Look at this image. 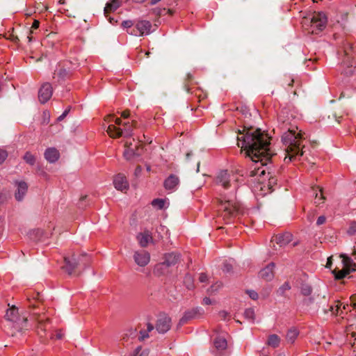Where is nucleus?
<instances>
[{"mask_svg":"<svg viewBox=\"0 0 356 356\" xmlns=\"http://www.w3.org/2000/svg\"><path fill=\"white\" fill-rule=\"evenodd\" d=\"M240 135L237 137L238 147H241L254 162L250 176H264L266 172L264 165H267L273 155L270 148V138L260 129H248L245 134Z\"/></svg>","mask_w":356,"mask_h":356,"instance_id":"f257e3e1","label":"nucleus"},{"mask_svg":"<svg viewBox=\"0 0 356 356\" xmlns=\"http://www.w3.org/2000/svg\"><path fill=\"white\" fill-rule=\"evenodd\" d=\"M281 115L279 116V128L282 132V141L285 147V151L287 156H285L284 161L289 159L291 161L294 157L303 155L302 145L303 135L300 132H296L297 127L291 124L289 122H286Z\"/></svg>","mask_w":356,"mask_h":356,"instance_id":"f03ea898","label":"nucleus"},{"mask_svg":"<svg viewBox=\"0 0 356 356\" xmlns=\"http://www.w3.org/2000/svg\"><path fill=\"white\" fill-rule=\"evenodd\" d=\"M219 207L221 211V216L227 222L229 223L240 213L238 204L235 201L234 195L227 197L222 195L218 200Z\"/></svg>","mask_w":356,"mask_h":356,"instance_id":"7ed1b4c3","label":"nucleus"},{"mask_svg":"<svg viewBox=\"0 0 356 356\" xmlns=\"http://www.w3.org/2000/svg\"><path fill=\"white\" fill-rule=\"evenodd\" d=\"M327 18L323 12H313L304 17L302 24L303 26L313 34H318L326 26Z\"/></svg>","mask_w":356,"mask_h":356,"instance_id":"20e7f679","label":"nucleus"},{"mask_svg":"<svg viewBox=\"0 0 356 356\" xmlns=\"http://www.w3.org/2000/svg\"><path fill=\"white\" fill-rule=\"evenodd\" d=\"M137 127V122L132 120L129 122H123V129L111 124L108 126L106 132L111 138L131 137L133 135V129Z\"/></svg>","mask_w":356,"mask_h":356,"instance_id":"39448f33","label":"nucleus"},{"mask_svg":"<svg viewBox=\"0 0 356 356\" xmlns=\"http://www.w3.org/2000/svg\"><path fill=\"white\" fill-rule=\"evenodd\" d=\"M352 45L349 42H346L343 46V53L344 58H343V65L346 67V69H344L343 73L347 76H350L354 72V69L353 67V60H352Z\"/></svg>","mask_w":356,"mask_h":356,"instance_id":"423d86ee","label":"nucleus"},{"mask_svg":"<svg viewBox=\"0 0 356 356\" xmlns=\"http://www.w3.org/2000/svg\"><path fill=\"white\" fill-rule=\"evenodd\" d=\"M5 318L7 321L13 323L16 328L19 329L23 328L27 321V318L24 317L22 320L19 318L18 309L15 306L7 310Z\"/></svg>","mask_w":356,"mask_h":356,"instance_id":"0eeeda50","label":"nucleus"},{"mask_svg":"<svg viewBox=\"0 0 356 356\" xmlns=\"http://www.w3.org/2000/svg\"><path fill=\"white\" fill-rule=\"evenodd\" d=\"M135 26L136 31L133 30L129 31L127 30V32L134 36L149 35L151 33L152 24L147 20H138L136 22Z\"/></svg>","mask_w":356,"mask_h":356,"instance_id":"6e6552de","label":"nucleus"},{"mask_svg":"<svg viewBox=\"0 0 356 356\" xmlns=\"http://www.w3.org/2000/svg\"><path fill=\"white\" fill-rule=\"evenodd\" d=\"M236 177L234 174H229L227 170H222L216 176L217 184L222 186L224 188H228L234 181Z\"/></svg>","mask_w":356,"mask_h":356,"instance_id":"1a4fd4ad","label":"nucleus"},{"mask_svg":"<svg viewBox=\"0 0 356 356\" xmlns=\"http://www.w3.org/2000/svg\"><path fill=\"white\" fill-rule=\"evenodd\" d=\"M86 257V254L80 255L79 257H76L73 254L71 257H65V264L63 268L69 274H72L79 265L81 264L85 265V264H83V259Z\"/></svg>","mask_w":356,"mask_h":356,"instance_id":"9d476101","label":"nucleus"},{"mask_svg":"<svg viewBox=\"0 0 356 356\" xmlns=\"http://www.w3.org/2000/svg\"><path fill=\"white\" fill-rule=\"evenodd\" d=\"M227 349V341L224 335H218L213 340L212 352L216 356H225Z\"/></svg>","mask_w":356,"mask_h":356,"instance_id":"9b49d317","label":"nucleus"},{"mask_svg":"<svg viewBox=\"0 0 356 356\" xmlns=\"http://www.w3.org/2000/svg\"><path fill=\"white\" fill-rule=\"evenodd\" d=\"M156 329L159 333L164 334L171 327V318L165 314H160L158 316Z\"/></svg>","mask_w":356,"mask_h":356,"instance_id":"f8f14e48","label":"nucleus"},{"mask_svg":"<svg viewBox=\"0 0 356 356\" xmlns=\"http://www.w3.org/2000/svg\"><path fill=\"white\" fill-rule=\"evenodd\" d=\"M53 94V88L51 83H44L38 91V99L41 104H45L51 97Z\"/></svg>","mask_w":356,"mask_h":356,"instance_id":"ddd939ff","label":"nucleus"},{"mask_svg":"<svg viewBox=\"0 0 356 356\" xmlns=\"http://www.w3.org/2000/svg\"><path fill=\"white\" fill-rule=\"evenodd\" d=\"M180 259V255L177 253H168L165 255L164 261L159 264L156 268V270H159V269H164L168 268L172 266H175Z\"/></svg>","mask_w":356,"mask_h":356,"instance_id":"4468645a","label":"nucleus"},{"mask_svg":"<svg viewBox=\"0 0 356 356\" xmlns=\"http://www.w3.org/2000/svg\"><path fill=\"white\" fill-rule=\"evenodd\" d=\"M133 258L138 266L144 267L150 261V254L146 250H139L134 252Z\"/></svg>","mask_w":356,"mask_h":356,"instance_id":"2eb2a0df","label":"nucleus"},{"mask_svg":"<svg viewBox=\"0 0 356 356\" xmlns=\"http://www.w3.org/2000/svg\"><path fill=\"white\" fill-rule=\"evenodd\" d=\"M69 64L70 63L68 62H66L63 64H59L54 71V78H57L59 81H63L67 78L72 71L69 67Z\"/></svg>","mask_w":356,"mask_h":356,"instance_id":"dca6fc26","label":"nucleus"},{"mask_svg":"<svg viewBox=\"0 0 356 356\" xmlns=\"http://www.w3.org/2000/svg\"><path fill=\"white\" fill-rule=\"evenodd\" d=\"M204 311L201 307H196L188 310L184 312L183 316L179 321V324L184 325L187 323L188 321L195 318L197 316H200L203 314Z\"/></svg>","mask_w":356,"mask_h":356,"instance_id":"f3484780","label":"nucleus"},{"mask_svg":"<svg viewBox=\"0 0 356 356\" xmlns=\"http://www.w3.org/2000/svg\"><path fill=\"white\" fill-rule=\"evenodd\" d=\"M113 184L118 191H124L129 188V183L126 177L122 174H118L114 177Z\"/></svg>","mask_w":356,"mask_h":356,"instance_id":"a211bd4d","label":"nucleus"},{"mask_svg":"<svg viewBox=\"0 0 356 356\" xmlns=\"http://www.w3.org/2000/svg\"><path fill=\"white\" fill-rule=\"evenodd\" d=\"M179 179L175 175H170L164 181V188L167 191H175L177 189Z\"/></svg>","mask_w":356,"mask_h":356,"instance_id":"6ab92c4d","label":"nucleus"},{"mask_svg":"<svg viewBox=\"0 0 356 356\" xmlns=\"http://www.w3.org/2000/svg\"><path fill=\"white\" fill-rule=\"evenodd\" d=\"M136 238L142 248H145L149 243L153 242L152 234L149 230H145L143 232L138 233Z\"/></svg>","mask_w":356,"mask_h":356,"instance_id":"aec40b11","label":"nucleus"},{"mask_svg":"<svg viewBox=\"0 0 356 356\" xmlns=\"http://www.w3.org/2000/svg\"><path fill=\"white\" fill-rule=\"evenodd\" d=\"M17 190L15 191V197L17 201H22L28 190V185L23 181H16Z\"/></svg>","mask_w":356,"mask_h":356,"instance_id":"412c9836","label":"nucleus"},{"mask_svg":"<svg viewBox=\"0 0 356 356\" xmlns=\"http://www.w3.org/2000/svg\"><path fill=\"white\" fill-rule=\"evenodd\" d=\"M275 266V264L274 263H270L265 268L260 270L259 276L266 281L271 280L274 277L273 270Z\"/></svg>","mask_w":356,"mask_h":356,"instance_id":"4be33fe9","label":"nucleus"},{"mask_svg":"<svg viewBox=\"0 0 356 356\" xmlns=\"http://www.w3.org/2000/svg\"><path fill=\"white\" fill-rule=\"evenodd\" d=\"M44 155L46 160L51 163L57 161L60 157L59 152L55 147L47 148Z\"/></svg>","mask_w":356,"mask_h":356,"instance_id":"5701e85b","label":"nucleus"},{"mask_svg":"<svg viewBox=\"0 0 356 356\" xmlns=\"http://www.w3.org/2000/svg\"><path fill=\"white\" fill-rule=\"evenodd\" d=\"M292 240V234L289 232H285L281 234L277 235L274 241L280 247H284L288 245Z\"/></svg>","mask_w":356,"mask_h":356,"instance_id":"b1692460","label":"nucleus"},{"mask_svg":"<svg viewBox=\"0 0 356 356\" xmlns=\"http://www.w3.org/2000/svg\"><path fill=\"white\" fill-rule=\"evenodd\" d=\"M121 5L120 0H111L104 8V14L106 15L108 13L115 11Z\"/></svg>","mask_w":356,"mask_h":356,"instance_id":"393cba45","label":"nucleus"},{"mask_svg":"<svg viewBox=\"0 0 356 356\" xmlns=\"http://www.w3.org/2000/svg\"><path fill=\"white\" fill-rule=\"evenodd\" d=\"M313 195L315 197V204H320L323 202L325 197L323 196V189L318 186L312 188Z\"/></svg>","mask_w":356,"mask_h":356,"instance_id":"a878e982","label":"nucleus"},{"mask_svg":"<svg viewBox=\"0 0 356 356\" xmlns=\"http://www.w3.org/2000/svg\"><path fill=\"white\" fill-rule=\"evenodd\" d=\"M132 144L128 143L127 142L125 143V150L124 152V156L127 160L132 159L135 155L136 154L134 149L131 147Z\"/></svg>","mask_w":356,"mask_h":356,"instance_id":"bb28decb","label":"nucleus"},{"mask_svg":"<svg viewBox=\"0 0 356 356\" xmlns=\"http://www.w3.org/2000/svg\"><path fill=\"white\" fill-rule=\"evenodd\" d=\"M38 334L42 336V332L45 333L46 323L49 321V318H44V316H39L37 318Z\"/></svg>","mask_w":356,"mask_h":356,"instance_id":"cd10ccee","label":"nucleus"},{"mask_svg":"<svg viewBox=\"0 0 356 356\" xmlns=\"http://www.w3.org/2000/svg\"><path fill=\"white\" fill-rule=\"evenodd\" d=\"M280 343V339L277 334H270L268 337L267 343L273 348H277Z\"/></svg>","mask_w":356,"mask_h":356,"instance_id":"c85d7f7f","label":"nucleus"},{"mask_svg":"<svg viewBox=\"0 0 356 356\" xmlns=\"http://www.w3.org/2000/svg\"><path fill=\"white\" fill-rule=\"evenodd\" d=\"M42 235L43 232L40 229H32L29 232V236L33 241L40 240Z\"/></svg>","mask_w":356,"mask_h":356,"instance_id":"c756f323","label":"nucleus"},{"mask_svg":"<svg viewBox=\"0 0 356 356\" xmlns=\"http://www.w3.org/2000/svg\"><path fill=\"white\" fill-rule=\"evenodd\" d=\"M298 334L299 332L298 331L297 329L291 328L288 331L286 334V340L288 341V342L293 343L295 341L297 337L298 336Z\"/></svg>","mask_w":356,"mask_h":356,"instance_id":"7c9ffc66","label":"nucleus"},{"mask_svg":"<svg viewBox=\"0 0 356 356\" xmlns=\"http://www.w3.org/2000/svg\"><path fill=\"white\" fill-rule=\"evenodd\" d=\"M149 355V350L147 348H142L140 346L137 347L131 356H148Z\"/></svg>","mask_w":356,"mask_h":356,"instance_id":"2f4dec72","label":"nucleus"},{"mask_svg":"<svg viewBox=\"0 0 356 356\" xmlns=\"http://www.w3.org/2000/svg\"><path fill=\"white\" fill-rule=\"evenodd\" d=\"M184 283L186 288L189 290H191L194 288L193 278L189 274H186L184 277Z\"/></svg>","mask_w":356,"mask_h":356,"instance_id":"473e14b6","label":"nucleus"},{"mask_svg":"<svg viewBox=\"0 0 356 356\" xmlns=\"http://www.w3.org/2000/svg\"><path fill=\"white\" fill-rule=\"evenodd\" d=\"M244 316L248 320H249L252 322H254V321L255 319L254 310L252 308H248V309H245L244 312Z\"/></svg>","mask_w":356,"mask_h":356,"instance_id":"72a5a7b5","label":"nucleus"},{"mask_svg":"<svg viewBox=\"0 0 356 356\" xmlns=\"http://www.w3.org/2000/svg\"><path fill=\"white\" fill-rule=\"evenodd\" d=\"M165 204V201L163 199H154L152 202V205L159 209H162L164 208Z\"/></svg>","mask_w":356,"mask_h":356,"instance_id":"f704fd0d","label":"nucleus"},{"mask_svg":"<svg viewBox=\"0 0 356 356\" xmlns=\"http://www.w3.org/2000/svg\"><path fill=\"white\" fill-rule=\"evenodd\" d=\"M24 161L29 163V165H33L35 164V156L31 154L29 152H27L24 156Z\"/></svg>","mask_w":356,"mask_h":356,"instance_id":"c9c22d12","label":"nucleus"},{"mask_svg":"<svg viewBox=\"0 0 356 356\" xmlns=\"http://www.w3.org/2000/svg\"><path fill=\"white\" fill-rule=\"evenodd\" d=\"M105 121L108 122H111L112 121V122H114L115 124L118 126H121V125L123 126V123H122L121 119L119 118H114V116H113L112 115H108L105 118Z\"/></svg>","mask_w":356,"mask_h":356,"instance_id":"e433bc0d","label":"nucleus"},{"mask_svg":"<svg viewBox=\"0 0 356 356\" xmlns=\"http://www.w3.org/2000/svg\"><path fill=\"white\" fill-rule=\"evenodd\" d=\"M341 304L337 301L334 302L333 305H330V311L332 314H338L339 311L341 309Z\"/></svg>","mask_w":356,"mask_h":356,"instance_id":"4c0bfd02","label":"nucleus"},{"mask_svg":"<svg viewBox=\"0 0 356 356\" xmlns=\"http://www.w3.org/2000/svg\"><path fill=\"white\" fill-rule=\"evenodd\" d=\"M222 286V284L220 282H216L214 284L211 285L207 290L208 293L210 294L215 293L217 292Z\"/></svg>","mask_w":356,"mask_h":356,"instance_id":"58836bf2","label":"nucleus"},{"mask_svg":"<svg viewBox=\"0 0 356 356\" xmlns=\"http://www.w3.org/2000/svg\"><path fill=\"white\" fill-rule=\"evenodd\" d=\"M153 330H154V325L151 323H148L147 325V331L144 330V331L140 332V335H141V339H144L145 338L148 337L149 335H148L147 332H151Z\"/></svg>","mask_w":356,"mask_h":356,"instance_id":"ea45409f","label":"nucleus"},{"mask_svg":"<svg viewBox=\"0 0 356 356\" xmlns=\"http://www.w3.org/2000/svg\"><path fill=\"white\" fill-rule=\"evenodd\" d=\"M312 291V287L309 285L305 284L301 287V293L302 295L305 296H309L311 295Z\"/></svg>","mask_w":356,"mask_h":356,"instance_id":"a19ab883","label":"nucleus"},{"mask_svg":"<svg viewBox=\"0 0 356 356\" xmlns=\"http://www.w3.org/2000/svg\"><path fill=\"white\" fill-rule=\"evenodd\" d=\"M348 234L352 236L356 233V222H351L347 230Z\"/></svg>","mask_w":356,"mask_h":356,"instance_id":"79ce46f5","label":"nucleus"},{"mask_svg":"<svg viewBox=\"0 0 356 356\" xmlns=\"http://www.w3.org/2000/svg\"><path fill=\"white\" fill-rule=\"evenodd\" d=\"M291 289V286L289 282H284L278 290V292L281 295H284L286 291H289Z\"/></svg>","mask_w":356,"mask_h":356,"instance_id":"37998d69","label":"nucleus"},{"mask_svg":"<svg viewBox=\"0 0 356 356\" xmlns=\"http://www.w3.org/2000/svg\"><path fill=\"white\" fill-rule=\"evenodd\" d=\"M348 271L347 270L343 269V270H339L337 273H336L335 277L338 280H340V279L345 277L346 276V275H348Z\"/></svg>","mask_w":356,"mask_h":356,"instance_id":"c03bdc74","label":"nucleus"},{"mask_svg":"<svg viewBox=\"0 0 356 356\" xmlns=\"http://www.w3.org/2000/svg\"><path fill=\"white\" fill-rule=\"evenodd\" d=\"M121 25L124 29H129L135 25V24L132 20H124L122 22Z\"/></svg>","mask_w":356,"mask_h":356,"instance_id":"a18cd8bd","label":"nucleus"},{"mask_svg":"<svg viewBox=\"0 0 356 356\" xmlns=\"http://www.w3.org/2000/svg\"><path fill=\"white\" fill-rule=\"evenodd\" d=\"M246 293L248 294L249 297L254 300L258 298V293L254 290H248Z\"/></svg>","mask_w":356,"mask_h":356,"instance_id":"49530a36","label":"nucleus"},{"mask_svg":"<svg viewBox=\"0 0 356 356\" xmlns=\"http://www.w3.org/2000/svg\"><path fill=\"white\" fill-rule=\"evenodd\" d=\"M8 156V154L6 150L0 148V164L3 163Z\"/></svg>","mask_w":356,"mask_h":356,"instance_id":"de8ad7c7","label":"nucleus"},{"mask_svg":"<svg viewBox=\"0 0 356 356\" xmlns=\"http://www.w3.org/2000/svg\"><path fill=\"white\" fill-rule=\"evenodd\" d=\"M232 269V265L231 264H228L227 262H225L224 264L223 270L225 272H229Z\"/></svg>","mask_w":356,"mask_h":356,"instance_id":"09e8293b","label":"nucleus"},{"mask_svg":"<svg viewBox=\"0 0 356 356\" xmlns=\"http://www.w3.org/2000/svg\"><path fill=\"white\" fill-rule=\"evenodd\" d=\"M325 220H326V218H325V216H319V217L318 218L317 221H316V224H317L318 225H323V223H325Z\"/></svg>","mask_w":356,"mask_h":356,"instance_id":"8fccbe9b","label":"nucleus"},{"mask_svg":"<svg viewBox=\"0 0 356 356\" xmlns=\"http://www.w3.org/2000/svg\"><path fill=\"white\" fill-rule=\"evenodd\" d=\"M70 111V109H66L63 113V114H61L58 118H57V120L58 121H61L63 120L66 116L68 114Z\"/></svg>","mask_w":356,"mask_h":356,"instance_id":"3c124183","label":"nucleus"},{"mask_svg":"<svg viewBox=\"0 0 356 356\" xmlns=\"http://www.w3.org/2000/svg\"><path fill=\"white\" fill-rule=\"evenodd\" d=\"M199 280L200 282H205L208 280V277L204 273H201L199 277Z\"/></svg>","mask_w":356,"mask_h":356,"instance_id":"603ef678","label":"nucleus"},{"mask_svg":"<svg viewBox=\"0 0 356 356\" xmlns=\"http://www.w3.org/2000/svg\"><path fill=\"white\" fill-rule=\"evenodd\" d=\"M277 179L275 177H270L268 180V186L270 188L276 184Z\"/></svg>","mask_w":356,"mask_h":356,"instance_id":"864d4df0","label":"nucleus"},{"mask_svg":"<svg viewBox=\"0 0 356 356\" xmlns=\"http://www.w3.org/2000/svg\"><path fill=\"white\" fill-rule=\"evenodd\" d=\"M313 302V298H306L303 300V303L306 305L307 306H309Z\"/></svg>","mask_w":356,"mask_h":356,"instance_id":"5fc2aeb1","label":"nucleus"},{"mask_svg":"<svg viewBox=\"0 0 356 356\" xmlns=\"http://www.w3.org/2000/svg\"><path fill=\"white\" fill-rule=\"evenodd\" d=\"M142 172V168L140 166H137L135 169L134 174L136 177L139 176Z\"/></svg>","mask_w":356,"mask_h":356,"instance_id":"6e6d98bb","label":"nucleus"},{"mask_svg":"<svg viewBox=\"0 0 356 356\" xmlns=\"http://www.w3.org/2000/svg\"><path fill=\"white\" fill-rule=\"evenodd\" d=\"M332 257H330L327 258V264L325 266L326 268H331L332 264Z\"/></svg>","mask_w":356,"mask_h":356,"instance_id":"4d7b16f0","label":"nucleus"},{"mask_svg":"<svg viewBox=\"0 0 356 356\" xmlns=\"http://www.w3.org/2000/svg\"><path fill=\"white\" fill-rule=\"evenodd\" d=\"M202 302L204 305H211L212 303V301H211V300L209 298L205 297L203 299V302Z\"/></svg>","mask_w":356,"mask_h":356,"instance_id":"13d9d810","label":"nucleus"},{"mask_svg":"<svg viewBox=\"0 0 356 356\" xmlns=\"http://www.w3.org/2000/svg\"><path fill=\"white\" fill-rule=\"evenodd\" d=\"M220 314V316L223 318V319H226L227 315H228V313L225 311H222L219 313Z\"/></svg>","mask_w":356,"mask_h":356,"instance_id":"bf43d9fd","label":"nucleus"},{"mask_svg":"<svg viewBox=\"0 0 356 356\" xmlns=\"http://www.w3.org/2000/svg\"><path fill=\"white\" fill-rule=\"evenodd\" d=\"M63 333L62 332V331L61 330L58 331V332L56 334V338L57 339H61L63 338Z\"/></svg>","mask_w":356,"mask_h":356,"instance_id":"052dcab7","label":"nucleus"},{"mask_svg":"<svg viewBox=\"0 0 356 356\" xmlns=\"http://www.w3.org/2000/svg\"><path fill=\"white\" fill-rule=\"evenodd\" d=\"M121 116L124 118H128L129 117V112L128 111H125L121 113Z\"/></svg>","mask_w":356,"mask_h":356,"instance_id":"680f3d73","label":"nucleus"},{"mask_svg":"<svg viewBox=\"0 0 356 356\" xmlns=\"http://www.w3.org/2000/svg\"><path fill=\"white\" fill-rule=\"evenodd\" d=\"M39 24H40L39 21L35 20L32 24V28L36 29L39 27Z\"/></svg>","mask_w":356,"mask_h":356,"instance_id":"e2e57ef3","label":"nucleus"},{"mask_svg":"<svg viewBox=\"0 0 356 356\" xmlns=\"http://www.w3.org/2000/svg\"><path fill=\"white\" fill-rule=\"evenodd\" d=\"M351 302L355 308H356V295L351 297Z\"/></svg>","mask_w":356,"mask_h":356,"instance_id":"0e129e2a","label":"nucleus"},{"mask_svg":"<svg viewBox=\"0 0 356 356\" xmlns=\"http://www.w3.org/2000/svg\"><path fill=\"white\" fill-rule=\"evenodd\" d=\"M159 230H161V231H165V230H166V232H168V230L166 229V227H164V226H162V225H161V226L159 227V228L157 229V232H159Z\"/></svg>","mask_w":356,"mask_h":356,"instance_id":"69168bd1","label":"nucleus"},{"mask_svg":"<svg viewBox=\"0 0 356 356\" xmlns=\"http://www.w3.org/2000/svg\"><path fill=\"white\" fill-rule=\"evenodd\" d=\"M5 200L4 196L0 193V204H2Z\"/></svg>","mask_w":356,"mask_h":356,"instance_id":"338daca9","label":"nucleus"},{"mask_svg":"<svg viewBox=\"0 0 356 356\" xmlns=\"http://www.w3.org/2000/svg\"><path fill=\"white\" fill-rule=\"evenodd\" d=\"M353 257L355 260H356V246L354 247L353 252Z\"/></svg>","mask_w":356,"mask_h":356,"instance_id":"774afa93","label":"nucleus"}]
</instances>
